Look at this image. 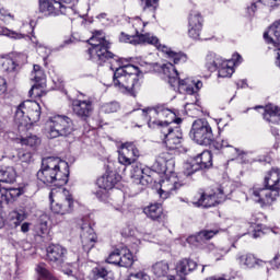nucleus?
<instances>
[{"label": "nucleus", "instance_id": "obj_49", "mask_svg": "<svg viewBox=\"0 0 280 280\" xmlns=\"http://www.w3.org/2000/svg\"><path fill=\"white\" fill-rule=\"evenodd\" d=\"M144 10L154 12L159 8V0H141Z\"/></svg>", "mask_w": 280, "mask_h": 280}, {"label": "nucleus", "instance_id": "obj_34", "mask_svg": "<svg viewBox=\"0 0 280 280\" xmlns=\"http://www.w3.org/2000/svg\"><path fill=\"white\" fill-rule=\"evenodd\" d=\"M143 213H145L150 220H161L163 206L161 203H151L143 209Z\"/></svg>", "mask_w": 280, "mask_h": 280}, {"label": "nucleus", "instance_id": "obj_23", "mask_svg": "<svg viewBox=\"0 0 280 280\" xmlns=\"http://www.w3.org/2000/svg\"><path fill=\"white\" fill-rule=\"evenodd\" d=\"M255 108H261L262 117L268 124H280V109L272 104L267 106H257Z\"/></svg>", "mask_w": 280, "mask_h": 280}, {"label": "nucleus", "instance_id": "obj_42", "mask_svg": "<svg viewBox=\"0 0 280 280\" xmlns=\"http://www.w3.org/2000/svg\"><path fill=\"white\" fill-rule=\"evenodd\" d=\"M202 23H205V20L202 19V15L198 11H191L188 16V25H195L202 27Z\"/></svg>", "mask_w": 280, "mask_h": 280}, {"label": "nucleus", "instance_id": "obj_10", "mask_svg": "<svg viewBox=\"0 0 280 280\" xmlns=\"http://www.w3.org/2000/svg\"><path fill=\"white\" fill-rule=\"evenodd\" d=\"M139 156V149L132 142L122 143L118 150V163L125 165V167L132 165V163H137Z\"/></svg>", "mask_w": 280, "mask_h": 280}, {"label": "nucleus", "instance_id": "obj_17", "mask_svg": "<svg viewBox=\"0 0 280 280\" xmlns=\"http://www.w3.org/2000/svg\"><path fill=\"white\" fill-rule=\"evenodd\" d=\"M46 259L51 266L62 268L67 257V248L60 244H51L46 249Z\"/></svg>", "mask_w": 280, "mask_h": 280}, {"label": "nucleus", "instance_id": "obj_48", "mask_svg": "<svg viewBox=\"0 0 280 280\" xmlns=\"http://www.w3.org/2000/svg\"><path fill=\"white\" fill-rule=\"evenodd\" d=\"M0 34L2 36H8L9 38H13L14 40H21V38L24 37L23 34L11 31L8 27L0 28Z\"/></svg>", "mask_w": 280, "mask_h": 280}, {"label": "nucleus", "instance_id": "obj_22", "mask_svg": "<svg viewBox=\"0 0 280 280\" xmlns=\"http://www.w3.org/2000/svg\"><path fill=\"white\" fill-rule=\"evenodd\" d=\"M180 187H183V184H180L176 177L163 179L159 190V196L162 200H166V198H170V194H172V191H176V189H180Z\"/></svg>", "mask_w": 280, "mask_h": 280}, {"label": "nucleus", "instance_id": "obj_61", "mask_svg": "<svg viewBox=\"0 0 280 280\" xmlns=\"http://www.w3.org/2000/svg\"><path fill=\"white\" fill-rule=\"evenodd\" d=\"M164 121H167L168 124H172V126H174V124H177V126H178V124H183L182 118H176L175 120L173 118L171 121L170 120H164Z\"/></svg>", "mask_w": 280, "mask_h": 280}, {"label": "nucleus", "instance_id": "obj_3", "mask_svg": "<svg viewBox=\"0 0 280 280\" xmlns=\"http://www.w3.org/2000/svg\"><path fill=\"white\" fill-rule=\"evenodd\" d=\"M162 71L168 78V84L171 86H176L177 84L179 93L196 95L202 89V81L200 80H194L191 78L180 80L178 78V70H176V67L172 62L164 63Z\"/></svg>", "mask_w": 280, "mask_h": 280}, {"label": "nucleus", "instance_id": "obj_50", "mask_svg": "<svg viewBox=\"0 0 280 280\" xmlns=\"http://www.w3.org/2000/svg\"><path fill=\"white\" fill-rule=\"evenodd\" d=\"M222 148H231V150H233V152H235V154H237V156H240V154H242L240 149L233 148L231 144H229V140H221V142H217L215 149L217 150H220V149L222 150Z\"/></svg>", "mask_w": 280, "mask_h": 280}, {"label": "nucleus", "instance_id": "obj_19", "mask_svg": "<svg viewBox=\"0 0 280 280\" xmlns=\"http://www.w3.org/2000/svg\"><path fill=\"white\" fill-rule=\"evenodd\" d=\"M81 242L83 249L89 253L97 244V234L89 223H83L81 225Z\"/></svg>", "mask_w": 280, "mask_h": 280}, {"label": "nucleus", "instance_id": "obj_64", "mask_svg": "<svg viewBox=\"0 0 280 280\" xmlns=\"http://www.w3.org/2000/svg\"><path fill=\"white\" fill-rule=\"evenodd\" d=\"M0 156L5 158L8 156V151L3 149V144L0 143Z\"/></svg>", "mask_w": 280, "mask_h": 280}, {"label": "nucleus", "instance_id": "obj_25", "mask_svg": "<svg viewBox=\"0 0 280 280\" xmlns=\"http://www.w3.org/2000/svg\"><path fill=\"white\" fill-rule=\"evenodd\" d=\"M158 45L159 46H155L156 49H159L160 51H163V54H166L168 58L173 60L174 65H183L187 60V55L185 52H176L170 49L167 46L161 45V42L159 40V38H158Z\"/></svg>", "mask_w": 280, "mask_h": 280}, {"label": "nucleus", "instance_id": "obj_53", "mask_svg": "<svg viewBox=\"0 0 280 280\" xmlns=\"http://www.w3.org/2000/svg\"><path fill=\"white\" fill-rule=\"evenodd\" d=\"M267 266L269 264V266L272 267L273 270H280V255L276 254L273 259L270 261H266Z\"/></svg>", "mask_w": 280, "mask_h": 280}, {"label": "nucleus", "instance_id": "obj_18", "mask_svg": "<svg viewBox=\"0 0 280 280\" xmlns=\"http://www.w3.org/2000/svg\"><path fill=\"white\" fill-rule=\"evenodd\" d=\"M196 268H198L197 261L189 258H184L176 264L175 270L177 272V277L170 276V280H185V277L190 275V272H194Z\"/></svg>", "mask_w": 280, "mask_h": 280}, {"label": "nucleus", "instance_id": "obj_31", "mask_svg": "<svg viewBox=\"0 0 280 280\" xmlns=\"http://www.w3.org/2000/svg\"><path fill=\"white\" fill-rule=\"evenodd\" d=\"M172 165H174V160H165V155L162 154L156 159L153 167L158 174H167V171L172 170Z\"/></svg>", "mask_w": 280, "mask_h": 280}, {"label": "nucleus", "instance_id": "obj_35", "mask_svg": "<svg viewBox=\"0 0 280 280\" xmlns=\"http://www.w3.org/2000/svg\"><path fill=\"white\" fill-rule=\"evenodd\" d=\"M91 280H115V276L104 267H96L92 270Z\"/></svg>", "mask_w": 280, "mask_h": 280}, {"label": "nucleus", "instance_id": "obj_6", "mask_svg": "<svg viewBox=\"0 0 280 280\" xmlns=\"http://www.w3.org/2000/svg\"><path fill=\"white\" fill-rule=\"evenodd\" d=\"M189 136L198 145H211L215 141L211 125L203 119H197L192 122Z\"/></svg>", "mask_w": 280, "mask_h": 280}, {"label": "nucleus", "instance_id": "obj_24", "mask_svg": "<svg viewBox=\"0 0 280 280\" xmlns=\"http://www.w3.org/2000/svg\"><path fill=\"white\" fill-rule=\"evenodd\" d=\"M20 196H23V189L21 188L0 187V205H10V202H14Z\"/></svg>", "mask_w": 280, "mask_h": 280}, {"label": "nucleus", "instance_id": "obj_12", "mask_svg": "<svg viewBox=\"0 0 280 280\" xmlns=\"http://www.w3.org/2000/svg\"><path fill=\"white\" fill-rule=\"evenodd\" d=\"M31 75L35 84L32 86L28 94L31 97H40V95H43V89L47 86V75L45 74V70L40 68V66L34 65Z\"/></svg>", "mask_w": 280, "mask_h": 280}, {"label": "nucleus", "instance_id": "obj_15", "mask_svg": "<svg viewBox=\"0 0 280 280\" xmlns=\"http://www.w3.org/2000/svg\"><path fill=\"white\" fill-rule=\"evenodd\" d=\"M72 113L75 117L81 119L82 121H86L93 115V101L91 98L81 100L75 98L72 100Z\"/></svg>", "mask_w": 280, "mask_h": 280}, {"label": "nucleus", "instance_id": "obj_16", "mask_svg": "<svg viewBox=\"0 0 280 280\" xmlns=\"http://www.w3.org/2000/svg\"><path fill=\"white\" fill-rule=\"evenodd\" d=\"M218 192L212 195H206L203 190H200L196 196V201H194L195 207H205L209 209V207H215V205H220L225 199L224 190L222 188L218 189Z\"/></svg>", "mask_w": 280, "mask_h": 280}, {"label": "nucleus", "instance_id": "obj_14", "mask_svg": "<svg viewBox=\"0 0 280 280\" xmlns=\"http://www.w3.org/2000/svg\"><path fill=\"white\" fill-rule=\"evenodd\" d=\"M119 43H129V45H153V47H159V37L154 36L152 33H144V35H129L121 32L119 35Z\"/></svg>", "mask_w": 280, "mask_h": 280}, {"label": "nucleus", "instance_id": "obj_7", "mask_svg": "<svg viewBox=\"0 0 280 280\" xmlns=\"http://www.w3.org/2000/svg\"><path fill=\"white\" fill-rule=\"evenodd\" d=\"M119 180H121V177L119 176V174L113 171L106 172L103 176H101L97 179L96 184L100 189H103L104 191L94 192L95 196H97L98 200L106 202L108 200V191H110V189H114L115 185H117Z\"/></svg>", "mask_w": 280, "mask_h": 280}, {"label": "nucleus", "instance_id": "obj_40", "mask_svg": "<svg viewBox=\"0 0 280 280\" xmlns=\"http://www.w3.org/2000/svg\"><path fill=\"white\" fill-rule=\"evenodd\" d=\"M38 277H40V279L44 280H56V278L54 277V275L50 273V271L47 268V265H45V262H40L36 266L35 268Z\"/></svg>", "mask_w": 280, "mask_h": 280}, {"label": "nucleus", "instance_id": "obj_56", "mask_svg": "<svg viewBox=\"0 0 280 280\" xmlns=\"http://www.w3.org/2000/svg\"><path fill=\"white\" fill-rule=\"evenodd\" d=\"M0 16L4 21H14V14L10 13V11L5 9H0Z\"/></svg>", "mask_w": 280, "mask_h": 280}, {"label": "nucleus", "instance_id": "obj_62", "mask_svg": "<svg viewBox=\"0 0 280 280\" xmlns=\"http://www.w3.org/2000/svg\"><path fill=\"white\" fill-rule=\"evenodd\" d=\"M39 229L42 234L45 235V233H47V222L40 223Z\"/></svg>", "mask_w": 280, "mask_h": 280}, {"label": "nucleus", "instance_id": "obj_36", "mask_svg": "<svg viewBox=\"0 0 280 280\" xmlns=\"http://www.w3.org/2000/svg\"><path fill=\"white\" fill-rule=\"evenodd\" d=\"M218 233H222V229L202 230L196 236L189 237L188 241L196 240L197 242H205L207 240H213Z\"/></svg>", "mask_w": 280, "mask_h": 280}, {"label": "nucleus", "instance_id": "obj_46", "mask_svg": "<svg viewBox=\"0 0 280 280\" xmlns=\"http://www.w3.org/2000/svg\"><path fill=\"white\" fill-rule=\"evenodd\" d=\"M121 255H122L121 249H115L107 257V259H106L107 264H113L114 266H119Z\"/></svg>", "mask_w": 280, "mask_h": 280}, {"label": "nucleus", "instance_id": "obj_11", "mask_svg": "<svg viewBox=\"0 0 280 280\" xmlns=\"http://www.w3.org/2000/svg\"><path fill=\"white\" fill-rule=\"evenodd\" d=\"M49 201L52 213H57L59 215H67V213H71L73 211V195H71L69 190H63V199L61 202H55L54 192H50Z\"/></svg>", "mask_w": 280, "mask_h": 280}, {"label": "nucleus", "instance_id": "obj_58", "mask_svg": "<svg viewBox=\"0 0 280 280\" xmlns=\"http://www.w3.org/2000/svg\"><path fill=\"white\" fill-rule=\"evenodd\" d=\"M30 226H32V223L24 222L21 224V232L22 233H30Z\"/></svg>", "mask_w": 280, "mask_h": 280}, {"label": "nucleus", "instance_id": "obj_30", "mask_svg": "<svg viewBox=\"0 0 280 280\" xmlns=\"http://www.w3.org/2000/svg\"><path fill=\"white\" fill-rule=\"evenodd\" d=\"M195 163L199 165V170H209L213 165V155L210 151H203L201 154L197 155Z\"/></svg>", "mask_w": 280, "mask_h": 280}, {"label": "nucleus", "instance_id": "obj_32", "mask_svg": "<svg viewBox=\"0 0 280 280\" xmlns=\"http://www.w3.org/2000/svg\"><path fill=\"white\" fill-rule=\"evenodd\" d=\"M208 253L214 257L215 261H222L229 253H231V248L229 247H223V246H214L213 244H209L207 246Z\"/></svg>", "mask_w": 280, "mask_h": 280}, {"label": "nucleus", "instance_id": "obj_38", "mask_svg": "<svg viewBox=\"0 0 280 280\" xmlns=\"http://www.w3.org/2000/svg\"><path fill=\"white\" fill-rule=\"evenodd\" d=\"M16 180V171L14 167L0 170V183H14Z\"/></svg>", "mask_w": 280, "mask_h": 280}, {"label": "nucleus", "instance_id": "obj_45", "mask_svg": "<svg viewBox=\"0 0 280 280\" xmlns=\"http://www.w3.org/2000/svg\"><path fill=\"white\" fill-rule=\"evenodd\" d=\"M168 150H176L180 143H183V138H162Z\"/></svg>", "mask_w": 280, "mask_h": 280}, {"label": "nucleus", "instance_id": "obj_33", "mask_svg": "<svg viewBox=\"0 0 280 280\" xmlns=\"http://www.w3.org/2000/svg\"><path fill=\"white\" fill-rule=\"evenodd\" d=\"M224 62V59L215 52H210L206 57V67L208 71H218V68Z\"/></svg>", "mask_w": 280, "mask_h": 280}, {"label": "nucleus", "instance_id": "obj_26", "mask_svg": "<svg viewBox=\"0 0 280 280\" xmlns=\"http://www.w3.org/2000/svg\"><path fill=\"white\" fill-rule=\"evenodd\" d=\"M280 177V168H272L265 176V188L258 187L259 189H270V191H275L277 189V185H279Z\"/></svg>", "mask_w": 280, "mask_h": 280}, {"label": "nucleus", "instance_id": "obj_37", "mask_svg": "<svg viewBox=\"0 0 280 280\" xmlns=\"http://www.w3.org/2000/svg\"><path fill=\"white\" fill-rule=\"evenodd\" d=\"M152 270L155 277H167V272H170V264L165 260L158 261L152 266Z\"/></svg>", "mask_w": 280, "mask_h": 280}, {"label": "nucleus", "instance_id": "obj_28", "mask_svg": "<svg viewBox=\"0 0 280 280\" xmlns=\"http://www.w3.org/2000/svg\"><path fill=\"white\" fill-rule=\"evenodd\" d=\"M10 220L13 221L15 229L21 226L25 220H27V209L25 207H19L9 214Z\"/></svg>", "mask_w": 280, "mask_h": 280}, {"label": "nucleus", "instance_id": "obj_39", "mask_svg": "<svg viewBox=\"0 0 280 280\" xmlns=\"http://www.w3.org/2000/svg\"><path fill=\"white\" fill-rule=\"evenodd\" d=\"M120 268H130L135 264V258L132 257V253L128 249H120Z\"/></svg>", "mask_w": 280, "mask_h": 280}, {"label": "nucleus", "instance_id": "obj_5", "mask_svg": "<svg viewBox=\"0 0 280 280\" xmlns=\"http://www.w3.org/2000/svg\"><path fill=\"white\" fill-rule=\"evenodd\" d=\"M40 121V104L36 101H24L15 110L14 122L19 128H27Z\"/></svg>", "mask_w": 280, "mask_h": 280}, {"label": "nucleus", "instance_id": "obj_1", "mask_svg": "<svg viewBox=\"0 0 280 280\" xmlns=\"http://www.w3.org/2000/svg\"><path fill=\"white\" fill-rule=\"evenodd\" d=\"M91 47L88 49L89 60L102 67L104 62H109L110 69L114 72V86L120 90L121 93L137 95V91L141 89L139 82V68L133 65H124L117 55L109 51L110 42L102 32L97 31L89 40Z\"/></svg>", "mask_w": 280, "mask_h": 280}, {"label": "nucleus", "instance_id": "obj_44", "mask_svg": "<svg viewBox=\"0 0 280 280\" xmlns=\"http://www.w3.org/2000/svg\"><path fill=\"white\" fill-rule=\"evenodd\" d=\"M117 110H119V103L117 102L104 103L101 105V113H105L106 115L117 113Z\"/></svg>", "mask_w": 280, "mask_h": 280}, {"label": "nucleus", "instance_id": "obj_41", "mask_svg": "<svg viewBox=\"0 0 280 280\" xmlns=\"http://www.w3.org/2000/svg\"><path fill=\"white\" fill-rule=\"evenodd\" d=\"M129 23L132 25L133 30L136 31V36H145V34H143L145 22L141 21V18H132L130 19Z\"/></svg>", "mask_w": 280, "mask_h": 280}, {"label": "nucleus", "instance_id": "obj_47", "mask_svg": "<svg viewBox=\"0 0 280 280\" xmlns=\"http://www.w3.org/2000/svg\"><path fill=\"white\" fill-rule=\"evenodd\" d=\"M202 32V26H196L188 24V36L192 40H200V34Z\"/></svg>", "mask_w": 280, "mask_h": 280}, {"label": "nucleus", "instance_id": "obj_63", "mask_svg": "<svg viewBox=\"0 0 280 280\" xmlns=\"http://www.w3.org/2000/svg\"><path fill=\"white\" fill-rule=\"evenodd\" d=\"M61 3H67L68 5H75L78 3V0H59Z\"/></svg>", "mask_w": 280, "mask_h": 280}, {"label": "nucleus", "instance_id": "obj_57", "mask_svg": "<svg viewBox=\"0 0 280 280\" xmlns=\"http://www.w3.org/2000/svg\"><path fill=\"white\" fill-rule=\"evenodd\" d=\"M5 91H8V82L5 79L0 78V97L5 94Z\"/></svg>", "mask_w": 280, "mask_h": 280}, {"label": "nucleus", "instance_id": "obj_43", "mask_svg": "<svg viewBox=\"0 0 280 280\" xmlns=\"http://www.w3.org/2000/svg\"><path fill=\"white\" fill-rule=\"evenodd\" d=\"M200 165L196 162V160H191L186 163L184 166V176H192L196 172H199Z\"/></svg>", "mask_w": 280, "mask_h": 280}, {"label": "nucleus", "instance_id": "obj_9", "mask_svg": "<svg viewBox=\"0 0 280 280\" xmlns=\"http://www.w3.org/2000/svg\"><path fill=\"white\" fill-rule=\"evenodd\" d=\"M39 1V12L44 16H60V14H69L68 10L71 7L65 5L60 0H38Z\"/></svg>", "mask_w": 280, "mask_h": 280}, {"label": "nucleus", "instance_id": "obj_54", "mask_svg": "<svg viewBox=\"0 0 280 280\" xmlns=\"http://www.w3.org/2000/svg\"><path fill=\"white\" fill-rule=\"evenodd\" d=\"M258 3L267 5V8H277V5H280V0H258Z\"/></svg>", "mask_w": 280, "mask_h": 280}, {"label": "nucleus", "instance_id": "obj_2", "mask_svg": "<svg viewBox=\"0 0 280 280\" xmlns=\"http://www.w3.org/2000/svg\"><path fill=\"white\" fill-rule=\"evenodd\" d=\"M37 178L50 187H65L69 183V163L60 158H45L42 160Z\"/></svg>", "mask_w": 280, "mask_h": 280}, {"label": "nucleus", "instance_id": "obj_51", "mask_svg": "<svg viewBox=\"0 0 280 280\" xmlns=\"http://www.w3.org/2000/svg\"><path fill=\"white\" fill-rule=\"evenodd\" d=\"M258 8H261V2H259V0H254L250 5L247 7V14L249 16H255V12H257Z\"/></svg>", "mask_w": 280, "mask_h": 280}, {"label": "nucleus", "instance_id": "obj_55", "mask_svg": "<svg viewBox=\"0 0 280 280\" xmlns=\"http://www.w3.org/2000/svg\"><path fill=\"white\" fill-rule=\"evenodd\" d=\"M152 170L150 167H143L142 168V180H149V183H152Z\"/></svg>", "mask_w": 280, "mask_h": 280}, {"label": "nucleus", "instance_id": "obj_20", "mask_svg": "<svg viewBox=\"0 0 280 280\" xmlns=\"http://www.w3.org/2000/svg\"><path fill=\"white\" fill-rule=\"evenodd\" d=\"M236 261L238 262L241 268L253 269V268H264V267H266L267 272H269V270H270L268 268V262L255 257V255H253V254H238L236 256Z\"/></svg>", "mask_w": 280, "mask_h": 280}, {"label": "nucleus", "instance_id": "obj_52", "mask_svg": "<svg viewBox=\"0 0 280 280\" xmlns=\"http://www.w3.org/2000/svg\"><path fill=\"white\" fill-rule=\"evenodd\" d=\"M18 159L21 163H32V153L20 151L18 153Z\"/></svg>", "mask_w": 280, "mask_h": 280}, {"label": "nucleus", "instance_id": "obj_60", "mask_svg": "<svg viewBox=\"0 0 280 280\" xmlns=\"http://www.w3.org/2000/svg\"><path fill=\"white\" fill-rule=\"evenodd\" d=\"M237 89H246L248 84L246 83V80H241L236 83Z\"/></svg>", "mask_w": 280, "mask_h": 280}, {"label": "nucleus", "instance_id": "obj_13", "mask_svg": "<svg viewBox=\"0 0 280 280\" xmlns=\"http://www.w3.org/2000/svg\"><path fill=\"white\" fill-rule=\"evenodd\" d=\"M149 128H158L161 133V139L172 138V139H183V131H180V127L172 126V122L168 121H152L149 120Z\"/></svg>", "mask_w": 280, "mask_h": 280}, {"label": "nucleus", "instance_id": "obj_8", "mask_svg": "<svg viewBox=\"0 0 280 280\" xmlns=\"http://www.w3.org/2000/svg\"><path fill=\"white\" fill-rule=\"evenodd\" d=\"M139 113L147 124H150V119L152 121H163L161 119H168V117L174 119V117H176V114L165 105H158L154 108L141 109Z\"/></svg>", "mask_w": 280, "mask_h": 280}, {"label": "nucleus", "instance_id": "obj_21", "mask_svg": "<svg viewBox=\"0 0 280 280\" xmlns=\"http://www.w3.org/2000/svg\"><path fill=\"white\" fill-rule=\"evenodd\" d=\"M241 63H242V55L240 54H234L231 60H228V61L223 60V62L217 69L219 70V78H231V75L235 73V69H233L231 65H233L234 67H237V65H241Z\"/></svg>", "mask_w": 280, "mask_h": 280}, {"label": "nucleus", "instance_id": "obj_29", "mask_svg": "<svg viewBox=\"0 0 280 280\" xmlns=\"http://www.w3.org/2000/svg\"><path fill=\"white\" fill-rule=\"evenodd\" d=\"M19 143L25 145V148H28L30 150H36L38 145L43 143V140L37 135L30 133L25 137H21Z\"/></svg>", "mask_w": 280, "mask_h": 280}, {"label": "nucleus", "instance_id": "obj_59", "mask_svg": "<svg viewBox=\"0 0 280 280\" xmlns=\"http://www.w3.org/2000/svg\"><path fill=\"white\" fill-rule=\"evenodd\" d=\"M7 65H11L10 68H7V71H14L16 69V63L13 60H7Z\"/></svg>", "mask_w": 280, "mask_h": 280}, {"label": "nucleus", "instance_id": "obj_27", "mask_svg": "<svg viewBox=\"0 0 280 280\" xmlns=\"http://www.w3.org/2000/svg\"><path fill=\"white\" fill-rule=\"evenodd\" d=\"M131 178L136 185H150V179H143V164L139 162L131 164Z\"/></svg>", "mask_w": 280, "mask_h": 280}, {"label": "nucleus", "instance_id": "obj_4", "mask_svg": "<svg viewBox=\"0 0 280 280\" xmlns=\"http://www.w3.org/2000/svg\"><path fill=\"white\" fill-rule=\"evenodd\" d=\"M73 132H75V124L67 115H55L46 122V135L48 139L71 137Z\"/></svg>", "mask_w": 280, "mask_h": 280}]
</instances>
